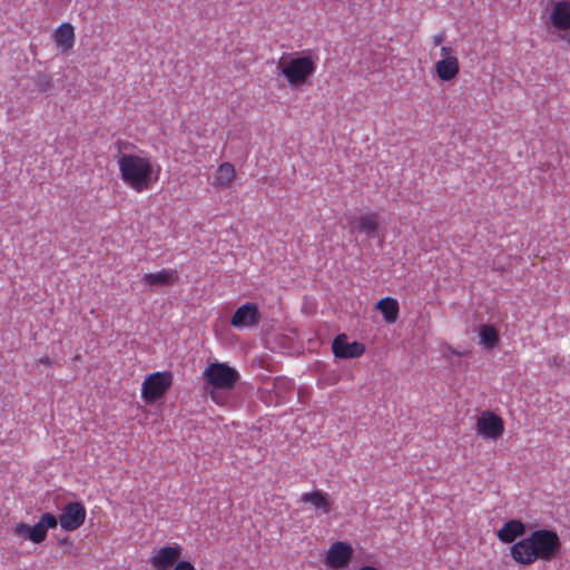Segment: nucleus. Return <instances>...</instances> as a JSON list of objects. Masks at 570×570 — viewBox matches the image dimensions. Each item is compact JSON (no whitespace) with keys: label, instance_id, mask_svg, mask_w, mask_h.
I'll return each instance as SVG.
<instances>
[{"label":"nucleus","instance_id":"1","mask_svg":"<svg viewBox=\"0 0 570 570\" xmlns=\"http://www.w3.org/2000/svg\"><path fill=\"white\" fill-rule=\"evenodd\" d=\"M125 142H118V155L116 156L120 179L122 183L140 194L149 190L159 179L161 167L151 156L145 153H125Z\"/></svg>","mask_w":570,"mask_h":570},{"label":"nucleus","instance_id":"24","mask_svg":"<svg viewBox=\"0 0 570 570\" xmlns=\"http://www.w3.org/2000/svg\"><path fill=\"white\" fill-rule=\"evenodd\" d=\"M224 390H215L212 387L209 395L213 402H215L218 405H224L227 401V397L223 394Z\"/></svg>","mask_w":570,"mask_h":570},{"label":"nucleus","instance_id":"18","mask_svg":"<svg viewBox=\"0 0 570 570\" xmlns=\"http://www.w3.org/2000/svg\"><path fill=\"white\" fill-rule=\"evenodd\" d=\"M352 224L358 233L374 237L380 227V215L376 212L362 213Z\"/></svg>","mask_w":570,"mask_h":570},{"label":"nucleus","instance_id":"23","mask_svg":"<svg viewBox=\"0 0 570 570\" xmlns=\"http://www.w3.org/2000/svg\"><path fill=\"white\" fill-rule=\"evenodd\" d=\"M480 343L487 348H493L499 343V332L492 325H482L480 328Z\"/></svg>","mask_w":570,"mask_h":570},{"label":"nucleus","instance_id":"31","mask_svg":"<svg viewBox=\"0 0 570 570\" xmlns=\"http://www.w3.org/2000/svg\"><path fill=\"white\" fill-rule=\"evenodd\" d=\"M450 351H451L452 354H455V355H459V356L462 355V353L454 351L452 347H450Z\"/></svg>","mask_w":570,"mask_h":570},{"label":"nucleus","instance_id":"28","mask_svg":"<svg viewBox=\"0 0 570 570\" xmlns=\"http://www.w3.org/2000/svg\"><path fill=\"white\" fill-rule=\"evenodd\" d=\"M51 86V81L49 79H46L43 83L41 85V90H47Z\"/></svg>","mask_w":570,"mask_h":570},{"label":"nucleus","instance_id":"16","mask_svg":"<svg viewBox=\"0 0 570 570\" xmlns=\"http://www.w3.org/2000/svg\"><path fill=\"white\" fill-rule=\"evenodd\" d=\"M235 178V166L229 161H225L222 163L213 174L210 185L218 190H225L233 186Z\"/></svg>","mask_w":570,"mask_h":570},{"label":"nucleus","instance_id":"6","mask_svg":"<svg viewBox=\"0 0 570 570\" xmlns=\"http://www.w3.org/2000/svg\"><path fill=\"white\" fill-rule=\"evenodd\" d=\"M561 553V540L553 530L537 529V559L551 561Z\"/></svg>","mask_w":570,"mask_h":570},{"label":"nucleus","instance_id":"5","mask_svg":"<svg viewBox=\"0 0 570 570\" xmlns=\"http://www.w3.org/2000/svg\"><path fill=\"white\" fill-rule=\"evenodd\" d=\"M173 384L170 372H155L146 376L141 386V397L153 403L165 395Z\"/></svg>","mask_w":570,"mask_h":570},{"label":"nucleus","instance_id":"8","mask_svg":"<svg viewBox=\"0 0 570 570\" xmlns=\"http://www.w3.org/2000/svg\"><path fill=\"white\" fill-rule=\"evenodd\" d=\"M440 56L441 59L435 63V73L440 80L451 81L460 72V63L455 50L450 46H442Z\"/></svg>","mask_w":570,"mask_h":570},{"label":"nucleus","instance_id":"25","mask_svg":"<svg viewBox=\"0 0 570 570\" xmlns=\"http://www.w3.org/2000/svg\"><path fill=\"white\" fill-rule=\"evenodd\" d=\"M173 570H196L194 564L186 560H179L173 568Z\"/></svg>","mask_w":570,"mask_h":570},{"label":"nucleus","instance_id":"19","mask_svg":"<svg viewBox=\"0 0 570 570\" xmlns=\"http://www.w3.org/2000/svg\"><path fill=\"white\" fill-rule=\"evenodd\" d=\"M52 38L58 48L63 52L69 51L75 45V28L70 22H63L52 33Z\"/></svg>","mask_w":570,"mask_h":570},{"label":"nucleus","instance_id":"12","mask_svg":"<svg viewBox=\"0 0 570 570\" xmlns=\"http://www.w3.org/2000/svg\"><path fill=\"white\" fill-rule=\"evenodd\" d=\"M332 351L337 358H357L365 352V346L360 342L347 341L346 334H338L332 343Z\"/></svg>","mask_w":570,"mask_h":570},{"label":"nucleus","instance_id":"15","mask_svg":"<svg viewBox=\"0 0 570 570\" xmlns=\"http://www.w3.org/2000/svg\"><path fill=\"white\" fill-rule=\"evenodd\" d=\"M510 553L512 559L520 564H531L534 562V532L525 539L515 542Z\"/></svg>","mask_w":570,"mask_h":570},{"label":"nucleus","instance_id":"4","mask_svg":"<svg viewBox=\"0 0 570 570\" xmlns=\"http://www.w3.org/2000/svg\"><path fill=\"white\" fill-rule=\"evenodd\" d=\"M203 376L215 390H233L240 377L236 368L219 362L206 366Z\"/></svg>","mask_w":570,"mask_h":570},{"label":"nucleus","instance_id":"13","mask_svg":"<svg viewBox=\"0 0 570 570\" xmlns=\"http://www.w3.org/2000/svg\"><path fill=\"white\" fill-rule=\"evenodd\" d=\"M301 502L308 504L315 512L322 514H328L332 509L334 501L327 492L323 490H313L304 492L301 495Z\"/></svg>","mask_w":570,"mask_h":570},{"label":"nucleus","instance_id":"3","mask_svg":"<svg viewBox=\"0 0 570 570\" xmlns=\"http://www.w3.org/2000/svg\"><path fill=\"white\" fill-rule=\"evenodd\" d=\"M58 524L57 517L52 513H42L35 525H29L26 522H18L12 528V533L16 537L30 540L31 542L39 544L47 538L48 530L55 529Z\"/></svg>","mask_w":570,"mask_h":570},{"label":"nucleus","instance_id":"26","mask_svg":"<svg viewBox=\"0 0 570 570\" xmlns=\"http://www.w3.org/2000/svg\"><path fill=\"white\" fill-rule=\"evenodd\" d=\"M443 40H444V33L443 32L433 36V39H432L433 45L435 47L440 46L443 42Z\"/></svg>","mask_w":570,"mask_h":570},{"label":"nucleus","instance_id":"11","mask_svg":"<svg viewBox=\"0 0 570 570\" xmlns=\"http://www.w3.org/2000/svg\"><path fill=\"white\" fill-rule=\"evenodd\" d=\"M352 557V547L346 542L337 541L328 548L325 563L333 569H343L350 563Z\"/></svg>","mask_w":570,"mask_h":570},{"label":"nucleus","instance_id":"30","mask_svg":"<svg viewBox=\"0 0 570 570\" xmlns=\"http://www.w3.org/2000/svg\"><path fill=\"white\" fill-rule=\"evenodd\" d=\"M358 570H379V569L375 567H372V566H363Z\"/></svg>","mask_w":570,"mask_h":570},{"label":"nucleus","instance_id":"10","mask_svg":"<svg viewBox=\"0 0 570 570\" xmlns=\"http://www.w3.org/2000/svg\"><path fill=\"white\" fill-rule=\"evenodd\" d=\"M183 548L178 543L159 548L150 557L149 562L154 570H168L179 561Z\"/></svg>","mask_w":570,"mask_h":570},{"label":"nucleus","instance_id":"2","mask_svg":"<svg viewBox=\"0 0 570 570\" xmlns=\"http://www.w3.org/2000/svg\"><path fill=\"white\" fill-rule=\"evenodd\" d=\"M317 61L318 55L308 49L282 58L277 69L291 88H301L307 85L316 72Z\"/></svg>","mask_w":570,"mask_h":570},{"label":"nucleus","instance_id":"29","mask_svg":"<svg viewBox=\"0 0 570 570\" xmlns=\"http://www.w3.org/2000/svg\"><path fill=\"white\" fill-rule=\"evenodd\" d=\"M560 38L562 40H564L569 45V47H570V33L567 32V33L560 36Z\"/></svg>","mask_w":570,"mask_h":570},{"label":"nucleus","instance_id":"22","mask_svg":"<svg viewBox=\"0 0 570 570\" xmlns=\"http://www.w3.org/2000/svg\"><path fill=\"white\" fill-rule=\"evenodd\" d=\"M387 324H393L397 321L400 315V305L395 298L384 297L377 301L375 305Z\"/></svg>","mask_w":570,"mask_h":570},{"label":"nucleus","instance_id":"17","mask_svg":"<svg viewBox=\"0 0 570 570\" xmlns=\"http://www.w3.org/2000/svg\"><path fill=\"white\" fill-rule=\"evenodd\" d=\"M552 26L560 31L570 30V0H561L553 3L550 14Z\"/></svg>","mask_w":570,"mask_h":570},{"label":"nucleus","instance_id":"14","mask_svg":"<svg viewBox=\"0 0 570 570\" xmlns=\"http://www.w3.org/2000/svg\"><path fill=\"white\" fill-rule=\"evenodd\" d=\"M259 322L258 307L255 303L240 305L230 320V325L236 328L250 327Z\"/></svg>","mask_w":570,"mask_h":570},{"label":"nucleus","instance_id":"20","mask_svg":"<svg viewBox=\"0 0 570 570\" xmlns=\"http://www.w3.org/2000/svg\"><path fill=\"white\" fill-rule=\"evenodd\" d=\"M525 534V527L520 520H509L497 532L498 539L503 543H512L517 538Z\"/></svg>","mask_w":570,"mask_h":570},{"label":"nucleus","instance_id":"9","mask_svg":"<svg viewBox=\"0 0 570 570\" xmlns=\"http://www.w3.org/2000/svg\"><path fill=\"white\" fill-rule=\"evenodd\" d=\"M86 517L87 511L81 502H69L63 507L57 520L63 530L75 531L83 524Z\"/></svg>","mask_w":570,"mask_h":570},{"label":"nucleus","instance_id":"21","mask_svg":"<svg viewBox=\"0 0 570 570\" xmlns=\"http://www.w3.org/2000/svg\"><path fill=\"white\" fill-rule=\"evenodd\" d=\"M178 272L176 269L163 268L156 273H147L144 275V282L151 286L173 285L178 281Z\"/></svg>","mask_w":570,"mask_h":570},{"label":"nucleus","instance_id":"27","mask_svg":"<svg viewBox=\"0 0 570 570\" xmlns=\"http://www.w3.org/2000/svg\"><path fill=\"white\" fill-rule=\"evenodd\" d=\"M39 363L46 366H51L53 364V361L48 356H42L39 358Z\"/></svg>","mask_w":570,"mask_h":570},{"label":"nucleus","instance_id":"7","mask_svg":"<svg viewBox=\"0 0 570 570\" xmlns=\"http://www.w3.org/2000/svg\"><path fill=\"white\" fill-rule=\"evenodd\" d=\"M476 433L484 440L497 441L504 433V422L492 411H483L476 419Z\"/></svg>","mask_w":570,"mask_h":570}]
</instances>
